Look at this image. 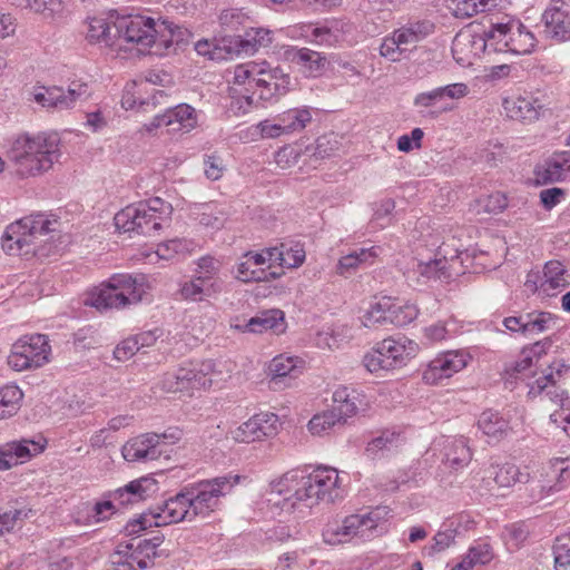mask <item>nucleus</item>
<instances>
[{
    "instance_id": "37",
    "label": "nucleus",
    "mask_w": 570,
    "mask_h": 570,
    "mask_svg": "<svg viewBox=\"0 0 570 570\" xmlns=\"http://www.w3.org/2000/svg\"><path fill=\"white\" fill-rule=\"evenodd\" d=\"M478 428L488 438V443L499 442L509 430V422L499 413L488 410L481 413Z\"/></svg>"
},
{
    "instance_id": "26",
    "label": "nucleus",
    "mask_w": 570,
    "mask_h": 570,
    "mask_svg": "<svg viewBox=\"0 0 570 570\" xmlns=\"http://www.w3.org/2000/svg\"><path fill=\"white\" fill-rule=\"evenodd\" d=\"M302 373V361L298 357L277 355L268 364L269 386L274 390L288 385L287 381Z\"/></svg>"
},
{
    "instance_id": "58",
    "label": "nucleus",
    "mask_w": 570,
    "mask_h": 570,
    "mask_svg": "<svg viewBox=\"0 0 570 570\" xmlns=\"http://www.w3.org/2000/svg\"><path fill=\"white\" fill-rule=\"evenodd\" d=\"M23 8L30 9L46 18H52L62 10L60 0H27Z\"/></svg>"
},
{
    "instance_id": "22",
    "label": "nucleus",
    "mask_w": 570,
    "mask_h": 570,
    "mask_svg": "<svg viewBox=\"0 0 570 570\" xmlns=\"http://www.w3.org/2000/svg\"><path fill=\"white\" fill-rule=\"evenodd\" d=\"M543 33L557 41L570 36V4L563 0H552L542 14Z\"/></svg>"
},
{
    "instance_id": "33",
    "label": "nucleus",
    "mask_w": 570,
    "mask_h": 570,
    "mask_svg": "<svg viewBox=\"0 0 570 570\" xmlns=\"http://www.w3.org/2000/svg\"><path fill=\"white\" fill-rule=\"evenodd\" d=\"M505 115L519 121H534L539 117L540 106L532 97H509L503 100Z\"/></svg>"
},
{
    "instance_id": "3",
    "label": "nucleus",
    "mask_w": 570,
    "mask_h": 570,
    "mask_svg": "<svg viewBox=\"0 0 570 570\" xmlns=\"http://www.w3.org/2000/svg\"><path fill=\"white\" fill-rule=\"evenodd\" d=\"M229 82V110L246 115L262 107L263 101L287 92L291 79L278 67L272 68L266 61H249L235 66Z\"/></svg>"
},
{
    "instance_id": "39",
    "label": "nucleus",
    "mask_w": 570,
    "mask_h": 570,
    "mask_svg": "<svg viewBox=\"0 0 570 570\" xmlns=\"http://www.w3.org/2000/svg\"><path fill=\"white\" fill-rule=\"evenodd\" d=\"M179 294L184 301L199 303L217 297L220 292L216 291L213 284H207L199 277L193 276L189 281L180 284Z\"/></svg>"
},
{
    "instance_id": "43",
    "label": "nucleus",
    "mask_w": 570,
    "mask_h": 570,
    "mask_svg": "<svg viewBox=\"0 0 570 570\" xmlns=\"http://www.w3.org/2000/svg\"><path fill=\"white\" fill-rule=\"evenodd\" d=\"M278 118L282 122L283 130L286 135L303 130L312 120V114L308 108H293L288 109Z\"/></svg>"
},
{
    "instance_id": "62",
    "label": "nucleus",
    "mask_w": 570,
    "mask_h": 570,
    "mask_svg": "<svg viewBox=\"0 0 570 570\" xmlns=\"http://www.w3.org/2000/svg\"><path fill=\"white\" fill-rule=\"evenodd\" d=\"M30 510L26 509H10L0 514V533L10 531L14 528L18 521L28 517Z\"/></svg>"
},
{
    "instance_id": "13",
    "label": "nucleus",
    "mask_w": 570,
    "mask_h": 570,
    "mask_svg": "<svg viewBox=\"0 0 570 570\" xmlns=\"http://www.w3.org/2000/svg\"><path fill=\"white\" fill-rule=\"evenodd\" d=\"M91 96L88 83L80 80L71 81L65 87H40L36 89L33 99L50 111H65L76 107L78 102L87 101Z\"/></svg>"
},
{
    "instance_id": "35",
    "label": "nucleus",
    "mask_w": 570,
    "mask_h": 570,
    "mask_svg": "<svg viewBox=\"0 0 570 570\" xmlns=\"http://www.w3.org/2000/svg\"><path fill=\"white\" fill-rule=\"evenodd\" d=\"M469 52L474 57H481V55H488V47L485 37H483V29L475 30L470 28L459 32L452 45V52Z\"/></svg>"
},
{
    "instance_id": "59",
    "label": "nucleus",
    "mask_w": 570,
    "mask_h": 570,
    "mask_svg": "<svg viewBox=\"0 0 570 570\" xmlns=\"http://www.w3.org/2000/svg\"><path fill=\"white\" fill-rule=\"evenodd\" d=\"M202 212L198 215V222L205 227L219 229L223 227L225 217L222 210L216 209L212 205H204Z\"/></svg>"
},
{
    "instance_id": "4",
    "label": "nucleus",
    "mask_w": 570,
    "mask_h": 570,
    "mask_svg": "<svg viewBox=\"0 0 570 570\" xmlns=\"http://www.w3.org/2000/svg\"><path fill=\"white\" fill-rule=\"evenodd\" d=\"M60 155V139L56 132L19 134L9 149V159L20 177L37 176L49 170Z\"/></svg>"
},
{
    "instance_id": "34",
    "label": "nucleus",
    "mask_w": 570,
    "mask_h": 570,
    "mask_svg": "<svg viewBox=\"0 0 570 570\" xmlns=\"http://www.w3.org/2000/svg\"><path fill=\"white\" fill-rule=\"evenodd\" d=\"M404 442L405 438L400 429H386L367 443L365 452L367 456L375 459L397 450Z\"/></svg>"
},
{
    "instance_id": "29",
    "label": "nucleus",
    "mask_w": 570,
    "mask_h": 570,
    "mask_svg": "<svg viewBox=\"0 0 570 570\" xmlns=\"http://www.w3.org/2000/svg\"><path fill=\"white\" fill-rule=\"evenodd\" d=\"M286 57L307 78L321 76L327 63L324 55L308 48H292L286 51Z\"/></svg>"
},
{
    "instance_id": "27",
    "label": "nucleus",
    "mask_w": 570,
    "mask_h": 570,
    "mask_svg": "<svg viewBox=\"0 0 570 570\" xmlns=\"http://www.w3.org/2000/svg\"><path fill=\"white\" fill-rule=\"evenodd\" d=\"M116 17H91L87 20L86 39L91 45L114 47L119 43V32L114 27Z\"/></svg>"
},
{
    "instance_id": "15",
    "label": "nucleus",
    "mask_w": 570,
    "mask_h": 570,
    "mask_svg": "<svg viewBox=\"0 0 570 570\" xmlns=\"http://www.w3.org/2000/svg\"><path fill=\"white\" fill-rule=\"evenodd\" d=\"M181 438V431L178 428H169L164 433L154 432L140 434L122 446L121 453L128 462H147L157 460L161 455L159 445L161 443H176Z\"/></svg>"
},
{
    "instance_id": "2",
    "label": "nucleus",
    "mask_w": 570,
    "mask_h": 570,
    "mask_svg": "<svg viewBox=\"0 0 570 570\" xmlns=\"http://www.w3.org/2000/svg\"><path fill=\"white\" fill-rule=\"evenodd\" d=\"M271 494L282 497L273 505L286 514L304 518L320 501L334 502L342 498L337 470L333 468H295L271 483Z\"/></svg>"
},
{
    "instance_id": "19",
    "label": "nucleus",
    "mask_w": 570,
    "mask_h": 570,
    "mask_svg": "<svg viewBox=\"0 0 570 570\" xmlns=\"http://www.w3.org/2000/svg\"><path fill=\"white\" fill-rule=\"evenodd\" d=\"M277 430L278 417L276 414L258 413L232 431V436L236 442L250 443L273 436Z\"/></svg>"
},
{
    "instance_id": "56",
    "label": "nucleus",
    "mask_w": 570,
    "mask_h": 570,
    "mask_svg": "<svg viewBox=\"0 0 570 570\" xmlns=\"http://www.w3.org/2000/svg\"><path fill=\"white\" fill-rule=\"evenodd\" d=\"M553 554L557 570L570 569V534L557 539L553 546Z\"/></svg>"
},
{
    "instance_id": "55",
    "label": "nucleus",
    "mask_w": 570,
    "mask_h": 570,
    "mask_svg": "<svg viewBox=\"0 0 570 570\" xmlns=\"http://www.w3.org/2000/svg\"><path fill=\"white\" fill-rule=\"evenodd\" d=\"M283 263L281 267L295 268L301 266L305 261V250L299 243H283Z\"/></svg>"
},
{
    "instance_id": "24",
    "label": "nucleus",
    "mask_w": 570,
    "mask_h": 570,
    "mask_svg": "<svg viewBox=\"0 0 570 570\" xmlns=\"http://www.w3.org/2000/svg\"><path fill=\"white\" fill-rule=\"evenodd\" d=\"M151 549L144 551L138 543H120L109 557L110 567L112 570H145L151 566L148 558Z\"/></svg>"
},
{
    "instance_id": "11",
    "label": "nucleus",
    "mask_w": 570,
    "mask_h": 570,
    "mask_svg": "<svg viewBox=\"0 0 570 570\" xmlns=\"http://www.w3.org/2000/svg\"><path fill=\"white\" fill-rule=\"evenodd\" d=\"M433 28V23L429 21L412 22L399 28L383 39L380 55L392 62L409 59L417 43L429 36Z\"/></svg>"
},
{
    "instance_id": "47",
    "label": "nucleus",
    "mask_w": 570,
    "mask_h": 570,
    "mask_svg": "<svg viewBox=\"0 0 570 570\" xmlns=\"http://www.w3.org/2000/svg\"><path fill=\"white\" fill-rule=\"evenodd\" d=\"M23 397L22 391L13 384L0 387V420L17 413Z\"/></svg>"
},
{
    "instance_id": "18",
    "label": "nucleus",
    "mask_w": 570,
    "mask_h": 570,
    "mask_svg": "<svg viewBox=\"0 0 570 570\" xmlns=\"http://www.w3.org/2000/svg\"><path fill=\"white\" fill-rule=\"evenodd\" d=\"M197 125L198 115L195 108L187 104H179L167 108L164 114L155 116L146 127L148 131L159 127H168L169 131L189 132Z\"/></svg>"
},
{
    "instance_id": "57",
    "label": "nucleus",
    "mask_w": 570,
    "mask_h": 570,
    "mask_svg": "<svg viewBox=\"0 0 570 570\" xmlns=\"http://www.w3.org/2000/svg\"><path fill=\"white\" fill-rule=\"evenodd\" d=\"M534 364L531 362L530 356L524 355L521 351L519 358L507 364L504 367V373L509 379H519L528 376V372L531 373V367Z\"/></svg>"
},
{
    "instance_id": "9",
    "label": "nucleus",
    "mask_w": 570,
    "mask_h": 570,
    "mask_svg": "<svg viewBox=\"0 0 570 570\" xmlns=\"http://www.w3.org/2000/svg\"><path fill=\"white\" fill-rule=\"evenodd\" d=\"M483 29L488 55L492 53H530L535 46L534 36L520 21L509 19L507 22L491 23Z\"/></svg>"
},
{
    "instance_id": "49",
    "label": "nucleus",
    "mask_w": 570,
    "mask_h": 570,
    "mask_svg": "<svg viewBox=\"0 0 570 570\" xmlns=\"http://www.w3.org/2000/svg\"><path fill=\"white\" fill-rule=\"evenodd\" d=\"M195 243L185 238H174L160 243L157 246L156 254L160 259L169 261L179 254H189L195 248Z\"/></svg>"
},
{
    "instance_id": "20",
    "label": "nucleus",
    "mask_w": 570,
    "mask_h": 570,
    "mask_svg": "<svg viewBox=\"0 0 570 570\" xmlns=\"http://www.w3.org/2000/svg\"><path fill=\"white\" fill-rule=\"evenodd\" d=\"M466 366L463 353L449 351L430 361L423 371L422 379L426 384L435 385L442 380L451 377Z\"/></svg>"
},
{
    "instance_id": "64",
    "label": "nucleus",
    "mask_w": 570,
    "mask_h": 570,
    "mask_svg": "<svg viewBox=\"0 0 570 570\" xmlns=\"http://www.w3.org/2000/svg\"><path fill=\"white\" fill-rule=\"evenodd\" d=\"M139 352L137 341L132 336L121 341L114 350V356L119 362L128 361L136 353Z\"/></svg>"
},
{
    "instance_id": "53",
    "label": "nucleus",
    "mask_w": 570,
    "mask_h": 570,
    "mask_svg": "<svg viewBox=\"0 0 570 570\" xmlns=\"http://www.w3.org/2000/svg\"><path fill=\"white\" fill-rule=\"evenodd\" d=\"M442 100L441 111H451L454 106L448 100H459L469 94V88L463 82H454L446 86L436 87Z\"/></svg>"
},
{
    "instance_id": "41",
    "label": "nucleus",
    "mask_w": 570,
    "mask_h": 570,
    "mask_svg": "<svg viewBox=\"0 0 570 570\" xmlns=\"http://www.w3.org/2000/svg\"><path fill=\"white\" fill-rule=\"evenodd\" d=\"M524 336H534L557 327V318L549 312L533 311L524 314Z\"/></svg>"
},
{
    "instance_id": "36",
    "label": "nucleus",
    "mask_w": 570,
    "mask_h": 570,
    "mask_svg": "<svg viewBox=\"0 0 570 570\" xmlns=\"http://www.w3.org/2000/svg\"><path fill=\"white\" fill-rule=\"evenodd\" d=\"M284 313L279 309H268L252 317L243 326H237L244 332L263 333L265 331H273L279 333L283 331Z\"/></svg>"
},
{
    "instance_id": "61",
    "label": "nucleus",
    "mask_w": 570,
    "mask_h": 570,
    "mask_svg": "<svg viewBox=\"0 0 570 570\" xmlns=\"http://www.w3.org/2000/svg\"><path fill=\"white\" fill-rule=\"evenodd\" d=\"M225 170L224 160L220 156L213 154L204 157V173L210 180H218Z\"/></svg>"
},
{
    "instance_id": "25",
    "label": "nucleus",
    "mask_w": 570,
    "mask_h": 570,
    "mask_svg": "<svg viewBox=\"0 0 570 570\" xmlns=\"http://www.w3.org/2000/svg\"><path fill=\"white\" fill-rule=\"evenodd\" d=\"M535 181L548 185L570 177V151L556 154L534 168Z\"/></svg>"
},
{
    "instance_id": "23",
    "label": "nucleus",
    "mask_w": 570,
    "mask_h": 570,
    "mask_svg": "<svg viewBox=\"0 0 570 570\" xmlns=\"http://www.w3.org/2000/svg\"><path fill=\"white\" fill-rule=\"evenodd\" d=\"M45 450V443L29 439L0 444V471L29 461Z\"/></svg>"
},
{
    "instance_id": "51",
    "label": "nucleus",
    "mask_w": 570,
    "mask_h": 570,
    "mask_svg": "<svg viewBox=\"0 0 570 570\" xmlns=\"http://www.w3.org/2000/svg\"><path fill=\"white\" fill-rule=\"evenodd\" d=\"M413 105L424 116L436 117L441 114L442 100L436 88L420 92L414 97Z\"/></svg>"
},
{
    "instance_id": "42",
    "label": "nucleus",
    "mask_w": 570,
    "mask_h": 570,
    "mask_svg": "<svg viewBox=\"0 0 570 570\" xmlns=\"http://www.w3.org/2000/svg\"><path fill=\"white\" fill-rule=\"evenodd\" d=\"M413 272L426 281H448L452 276L448 268L446 257L430 259L428 262L420 261L416 263Z\"/></svg>"
},
{
    "instance_id": "40",
    "label": "nucleus",
    "mask_w": 570,
    "mask_h": 570,
    "mask_svg": "<svg viewBox=\"0 0 570 570\" xmlns=\"http://www.w3.org/2000/svg\"><path fill=\"white\" fill-rule=\"evenodd\" d=\"M360 394L354 390L346 386L336 389L333 393V409L343 423L346 419L354 415L358 410Z\"/></svg>"
},
{
    "instance_id": "21",
    "label": "nucleus",
    "mask_w": 570,
    "mask_h": 570,
    "mask_svg": "<svg viewBox=\"0 0 570 570\" xmlns=\"http://www.w3.org/2000/svg\"><path fill=\"white\" fill-rule=\"evenodd\" d=\"M348 26L338 20L324 23H307L301 27V35L311 43L321 47H337L345 40Z\"/></svg>"
},
{
    "instance_id": "50",
    "label": "nucleus",
    "mask_w": 570,
    "mask_h": 570,
    "mask_svg": "<svg viewBox=\"0 0 570 570\" xmlns=\"http://www.w3.org/2000/svg\"><path fill=\"white\" fill-rule=\"evenodd\" d=\"M342 425H344V423L341 421L340 414L328 410L314 415L308 422V430L314 435H322Z\"/></svg>"
},
{
    "instance_id": "54",
    "label": "nucleus",
    "mask_w": 570,
    "mask_h": 570,
    "mask_svg": "<svg viewBox=\"0 0 570 570\" xmlns=\"http://www.w3.org/2000/svg\"><path fill=\"white\" fill-rule=\"evenodd\" d=\"M364 367L373 374L382 371H392L391 362L385 360L383 351L380 348V343L367 352L363 357Z\"/></svg>"
},
{
    "instance_id": "48",
    "label": "nucleus",
    "mask_w": 570,
    "mask_h": 570,
    "mask_svg": "<svg viewBox=\"0 0 570 570\" xmlns=\"http://www.w3.org/2000/svg\"><path fill=\"white\" fill-rule=\"evenodd\" d=\"M419 311L413 304H397L390 297L387 324L405 326L417 317Z\"/></svg>"
},
{
    "instance_id": "14",
    "label": "nucleus",
    "mask_w": 570,
    "mask_h": 570,
    "mask_svg": "<svg viewBox=\"0 0 570 570\" xmlns=\"http://www.w3.org/2000/svg\"><path fill=\"white\" fill-rule=\"evenodd\" d=\"M50 351L46 335H26L12 345L8 365L18 372L40 367L49 361Z\"/></svg>"
},
{
    "instance_id": "60",
    "label": "nucleus",
    "mask_w": 570,
    "mask_h": 570,
    "mask_svg": "<svg viewBox=\"0 0 570 570\" xmlns=\"http://www.w3.org/2000/svg\"><path fill=\"white\" fill-rule=\"evenodd\" d=\"M115 512L116 507L114 504L112 499L108 498L106 500L98 501L94 504L91 509L89 521L92 523H98L108 520Z\"/></svg>"
},
{
    "instance_id": "5",
    "label": "nucleus",
    "mask_w": 570,
    "mask_h": 570,
    "mask_svg": "<svg viewBox=\"0 0 570 570\" xmlns=\"http://www.w3.org/2000/svg\"><path fill=\"white\" fill-rule=\"evenodd\" d=\"M114 27L119 32V42L131 43L139 51L154 49L153 53L163 56L174 42V24L166 20L142 14L117 16Z\"/></svg>"
},
{
    "instance_id": "12",
    "label": "nucleus",
    "mask_w": 570,
    "mask_h": 570,
    "mask_svg": "<svg viewBox=\"0 0 570 570\" xmlns=\"http://www.w3.org/2000/svg\"><path fill=\"white\" fill-rule=\"evenodd\" d=\"M379 513L372 511L365 514H351L341 522L326 524L323 537L330 544L344 543L357 537L364 541L379 535Z\"/></svg>"
},
{
    "instance_id": "17",
    "label": "nucleus",
    "mask_w": 570,
    "mask_h": 570,
    "mask_svg": "<svg viewBox=\"0 0 570 570\" xmlns=\"http://www.w3.org/2000/svg\"><path fill=\"white\" fill-rule=\"evenodd\" d=\"M566 269L558 261H550L544 265L542 274L531 272L527 275L524 286L542 296H554L567 286Z\"/></svg>"
},
{
    "instance_id": "8",
    "label": "nucleus",
    "mask_w": 570,
    "mask_h": 570,
    "mask_svg": "<svg viewBox=\"0 0 570 570\" xmlns=\"http://www.w3.org/2000/svg\"><path fill=\"white\" fill-rule=\"evenodd\" d=\"M171 205L159 197L129 205L118 212L115 217V226L124 233L144 236L159 234L164 223L169 220Z\"/></svg>"
},
{
    "instance_id": "10",
    "label": "nucleus",
    "mask_w": 570,
    "mask_h": 570,
    "mask_svg": "<svg viewBox=\"0 0 570 570\" xmlns=\"http://www.w3.org/2000/svg\"><path fill=\"white\" fill-rule=\"evenodd\" d=\"M222 371L213 360L189 362L175 372L166 373L161 387L169 393L210 387L222 380Z\"/></svg>"
},
{
    "instance_id": "45",
    "label": "nucleus",
    "mask_w": 570,
    "mask_h": 570,
    "mask_svg": "<svg viewBox=\"0 0 570 570\" xmlns=\"http://www.w3.org/2000/svg\"><path fill=\"white\" fill-rule=\"evenodd\" d=\"M390 297L382 296L370 304L368 309L361 317V322L365 327H376L387 324Z\"/></svg>"
},
{
    "instance_id": "32",
    "label": "nucleus",
    "mask_w": 570,
    "mask_h": 570,
    "mask_svg": "<svg viewBox=\"0 0 570 570\" xmlns=\"http://www.w3.org/2000/svg\"><path fill=\"white\" fill-rule=\"evenodd\" d=\"M379 247L360 248L347 255L342 256L336 265V273L347 277L356 273L360 268L372 265L379 256Z\"/></svg>"
},
{
    "instance_id": "46",
    "label": "nucleus",
    "mask_w": 570,
    "mask_h": 570,
    "mask_svg": "<svg viewBox=\"0 0 570 570\" xmlns=\"http://www.w3.org/2000/svg\"><path fill=\"white\" fill-rule=\"evenodd\" d=\"M472 454L466 440L461 436L452 440L446 445L445 459L453 469L465 466L471 461Z\"/></svg>"
},
{
    "instance_id": "30",
    "label": "nucleus",
    "mask_w": 570,
    "mask_h": 570,
    "mask_svg": "<svg viewBox=\"0 0 570 570\" xmlns=\"http://www.w3.org/2000/svg\"><path fill=\"white\" fill-rule=\"evenodd\" d=\"M157 490V482L153 478H140L130 481L124 488L108 492L107 498L117 501L120 505H128L146 499Z\"/></svg>"
},
{
    "instance_id": "63",
    "label": "nucleus",
    "mask_w": 570,
    "mask_h": 570,
    "mask_svg": "<svg viewBox=\"0 0 570 570\" xmlns=\"http://www.w3.org/2000/svg\"><path fill=\"white\" fill-rule=\"evenodd\" d=\"M256 128L263 138H277L286 135L278 116L274 119H265L258 122Z\"/></svg>"
},
{
    "instance_id": "31",
    "label": "nucleus",
    "mask_w": 570,
    "mask_h": 570,
    "mask_svg": "<svg viewBox=\"0 0 570 570\" xmlns=\"http://www.w3.org/2000/svg\"><path fill=\"white\" fill-rule=\"evenodd\" d=\"M550 372L538 379L533 384L530 385L529 395L537 396L546 392V395L556 403H560L563 406V402L567 396L564 390H560L556 386L557 377L559 379L563 371H568L569 367L561 362H554L550 367Z\"/></svg>"
},
{
    "instance_id": "7",
    "label": "nucleus",
    "mask_w": 570,
    "mask_h": 570,
    "mask_svg": "<svg viewBox=\"0 0 570 570\" xmlns=\"http://www.w3.org/2000/svg\"><path fill=\"white\" fill-rule=\"evenodd\" d=\"M551 476L554 479L542 482L530 478L528 472H521L520 469L512 463L491 466L489 476L500 488H510L515 483H529L530 495L534 501L544 499L552 492L561 490V480L570 478V458H556L550 461Z\"/></svg>"
},
{
    "instance_id": "16",
    "label": "nucleus",
    "mask_w": 570,
    "mask_h": 570,
    "mask_svg": "<svg viewBox=\"0 0 570 570\" xmlns=\"http://www.w3.org/2000/svg\"><path fill=\"white\" fill-rule=\"evenodd\" d=\"M45 214L24 217L9 225L2 236V248L9 255H29L35 253L33 239L41 233Z\"/></svg>"
},
{
    "instance_id": "38",
    "label": "nucleus",
    "mask_w": 570,
    "mask_h": 570,
    "mask_svg": "<svg viewBox=\"0 0 570 570\" xmlns=\"http://www.w3.org/2000/svg\"><path fill=\"white\" fill-rule=\"evenodd\" d=\"M195 264L196 267L193 276L199 277L200 281L206 282L207 284H213L214 288L222 293L224 282L219 276L223 266L220 259L210 255H205L198 258Z\"/></svg>"
},
{
    "instance_id": "6",
    "label": "nucleus",
    "mask_w": 570,
    "mask_h": 570,
    "mask_svg": "<svg viewBox=\"0 0 570 570\" xmlns=\"http://www.w3.org/2000/svg\"><path fill=\"white\" fill-rule=\"evenodd\" d=\"M149 286L144 275L115 274L106 283L92 289L86 304L97 309L124 308L144 299Z\"/></svg>"
},
{
    "instance_id": "28",
    "label": "nucleus",
    "mask_w": 570,
    "mask_h": 570,
    "mask_svg": "<svg viewBox=\"0 0 570 570\" xmlns=\"http://www.w3.org/2000/svg\"><path fill=\"white\" fill-rule=\"evenodd\" d=\"M385 360L391 362L393 370L404 366L409 360L415 356L419 345L405 337H387L379 342Z\"/></svg>"
},
{
    "instance_id": "44",
    "label": "nucleus",
    "mask_w": 570,
    "mask_h": 570,
    "mask_svg": "<svg viewBox=\"0 0 570 570\" xmlns=\"http://www.w3.org/2000/svg\"><path fill=\"white\" fill-rule=\"evenodd\" d=\"M279 275L275 272H269L265 267L256 268L249 258L243 255L242 261L237 264V279L248 282H268Z\"/></svg>"
},
{
    "instance_id": "1",
    "label": "nucleus",
    "mask_w": 570,
    "mask_h": 570,
    "mask_svg": "<svg viewBox=\"0 0 570 570\" xmlns=\"http://www.w3.org/2000/svg\"><path fill=\"white\" fill-rule=\"evenodd\" d=\"M239 480L238 474H226L188 484L155 509L129 521L125 530L131 535L151 527L208 518L219 509L220 498L229 494Z\"/></svg>"
},
{
    "instance_id": "52",
    "label": "nucleus",
    "mask_w": 570,
    "mask_h": 570,
    "mask_svg": "<svg viewBox=\"0 0 570 570\" xmlns=\"http://www.w3.org/2000/svg\"><path fill=\"white\" fill-rule=\"evenodd\" d=\"M272 42L271 31L264 28H252L246 32L245 39L240 40V50L247 55L256 52L262 47Z\"/></svg>"
}]
</instances>
